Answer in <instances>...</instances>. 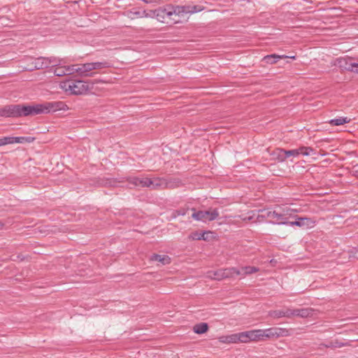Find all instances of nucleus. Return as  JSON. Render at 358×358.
Instances as JSON below:
<instances>
[{
    "label": "nucleus",
    "instance_id": "37",
    "mask_svg": "<svg viewBox=\"0 0 358 358\" xmlns=\"http://www.w3.org/2000/svg\"><path fill=\"white\" fill-rule=\"evenodd\" d=\"M10 141L9 136H5V137L0 138V147L5 145L10 144Z\"/></svg>",
    "mask_w": 358,
    "mask_h": 358
},
{
    "label": "nucleus",
    "instance_id": "10",
    "mask_svg": "<svg viewBox=\"0 0 358 358\" xmlns=\"http://www.w3.org/2000/svg\"><path fill=\"white\" fill-rule=\"evenodd\" d=\"M262 341L260 329L242 331V343Z\"/></svg>",
    "mask_w": 358,
    "mask_h": 358
},
{
    "label": "nucleus",
    "instance_id": "19",
    "mask_svg": "<svg viewBox=\"0 0 358 358\" xmlns=\"http://www.w3.org/2000/svg\"><path fill=\"white\" fill-rule=\"evenodd\" d=\"M279 209L282 210L283 215L285 217L287 221L289 217L294 216L296 213L299 212L297 208H292L290 206H279Z\"/></svg>",
    "mask_w": 358,
    "mask_h": 358
},
{
    "label": "nucleus",
    "instance_id": "15",
    "mask_svg": "<svg viewBox=\"0 0 358 358\" xmlns=\"http://www.w3.org/2000/svg\"><path fill=\"white\" fill-rule=\"evenodd\" d=\"M10 144L13 143H32L35 141V138L32 136H9Z\"/></svg>",
    "mask_w": 358,
    "mask_h": 358
},
{
    "label": "nucleus",
    "instance_id": "5",
    "mask_svg": "<svg viewBox=\"0 0 358 358\" xmlns=\"http://www.w3.org/2000/svg\"><path fill=\"white\" fill-rule=\"evenodd\" d=\"M262 212L264 213L263 215L269 219L273 223L278 224H288V221L286 220L282 210L279 209V206L273 210H264Z\"/></svg>",
    "mask_w": 358,
    "mask_h": 358
},
{
    "label": "nucleus",
    "instance_id": "22",
    "mask_svg": "<svg viewBox=\"0 0 358 358\" xmlns=\"http://www.w3.org/2000/svg\"><path fill=\"white\" fill-rule=\"evenodd\" d=\"M143 15H144L143 10H141V11L136 10L135 9H131V10H127L125 13V15L131 20H134L138 17L143 18Z\"/></svg>",
    "mask_w": 358,
    "mask_h": 358
},
{
    "label": "nucleus",
    "instance_id": "39",
    "mask_svg": "<svg viewBox=\"0 0 358 358\" xmlns=\"http://www.w3.org/2000/svg\"><path fill=\"white\" fill-rule=\"evenodd\" d=\"M126 179H135V180H137V179H161L160 178H150V177H143V178H141L139 176H135V177H133V178H127Z\"/></svg>",
    "mask_w": 358,
    "mask_h": 358
},
{
    "label": "nucleus",
    "instance_id": "8",
    "mask_svg": "<svg viewBox=\"0 0 358 358\" xmlns=\"http://www.w3.org/2000/svg\"><path fill=\"white\" fill-rule=\"evenodd\" d=\"M336 65L342 70L353 71L358 73V62H353L351 58L339 57L336 59Z\"/></svg>",
    "mask_w": 358,
    "mask_h": 358
},
{
    "label": "nucleus",
    "instance_id": "9",
    "mask_svg": "<svg viewBox=\"0 0 358 358\" xmlns=\"http://www.w3.org/2000/svg\"><path fill=\"white\" fill-rule=\"evenodd\" d=\"M166 18L173 20L176 24L180 22V20L172 17L171 4L157 8V20L159 22H164Z\"/></svg>",
    "mask_w": 358,
    "mask_h": 358
},
{
    "label": "nucleus",
    "instance_id": "17",
    "mask_svg": "<svg viewBox=\"0 0 358 358\" xmlns=\"http://www.w3.org/2000/svg\"><path fill=\"white\" fill-rule=\"evenodd\" d=\"M314 222L312 221L309 218L306 217H299L297 220L294 222H288V225L290 226H298V227H303V226H309L313 224Z\"/></svg>",
    "mask_w": 358,
    "mask_h": 358
},
{
    "label": "nucleus",
    "instance_id": "14",
    "mask_svg": "<svg viewBox=\"0 0 358 358\" xmlns=\"http://www.w3.org/2000/svg\"><path fill=\"white\" fill-rule=\"evenodd\" d=\"M171 13L172 17H177V19L180 20V17H184L185 15L187 14L186 5L176 6L171 5Z\"/></svg>",
    "mask_w": 358,
    "mask_h": 358
},
{
    "label": "nucleus",
    "instance_id": "20",
    "mask_svg": "<svg viewBox=\"0 0 358 358\" xmlns=\"http://www.w3.org/2000/svg\"><path fill=\"white\" fill-rule=\"evenodd\" d=\"M92 71L107 69L111 66L110 63L107 61L90 62Z\"/></svg>",
    "mask_w": 358,
    "mask_h": 358
},
{
    "label": "nucleus",
    "instance_id": "4",
    "mask_svg": "<svg viewBox=\"0 0 358 358\" xmlns=\"http://www.w3.org/2000/svg\"><path fill=\"white\" fill-rule=\"evenodd\" d=\"M262 341L266 339L285 337L290 335L289 330L285 328L271 327L265 329H260Z\"/></svg>",
    "mask_w": 358,
    "mask_h": 358
},
{
    "label": "nucleus",
    "instance_id": "2",
    "mask_svg": "<svg viewBox=\"0 0 358 358\" xmlns=\"http://www.w3.org/2000/svg\"><path fill=\"white\" fill-rule=\"evenodd\" d=\"M62 87L66 92H69L72 94H83L89 90L87 83L80 80H68L63 83Z\"/></svg>",
    "mask_w": 358,
    "mask_h": 358
},
{
    "label": "nucleus",
    "instance_id": "26",
    "mask_svg": "<svg viewBox=\"0 0 358 358\" xmlns=\"http://www.w3.org/2000/svg\"><path fill=\"white\" fill-rule=\"evenodd\" d=\"M259 268L255 266H244L242 267L241 270H239L241 271V274L238 275L245 276L246 275L252 274L254 273H256L259 271Z\"/></svg>",
    "mask_w": 358,
    "mask_h": 358
},
{
    "label": "nucleus",
    "instance_id": "41",
    "mask_svg": "<svg viewBox=\"0 0 358 358\" xmlns=\"http://www.w3.org/2000/svg\"><path fill=\"white\" fill-rule=\"evenodd\" d=\"M338 346L341 347V346H343V344L338 345Z\"/></svg>",
    "mask_w": 358,
    "mask_h": 358
},
{
    "label": "nucleus",
    "instance_id": "6",
    "mask_svg": "<svg viewBox=\"0 0 358 358\" xmlns=\"http://www.w3.org/2000/svg\"><path fill=\"white\" fill-rule=\"evenodd\" d=\"M219 216L217 209L213 210H199L192 213V217L194 220L206 222L216 220Z\"/></svg>",
    "mask_w": 358,
    "mask_h": 358
},
{
    "label": "nucleus",
    "instance_id": "30",
    "mask_svg": "<svg viewBox=\"0 0 358 358\" xmlns=\"http://www.w3.org/2000/svg\"><path fill=\"white\" fill-rule=\"evenodd\" d=\"M284 155H285V159H287V158H289L290 157H297L300 155L299 148L294 149V150H284Z\"/></svg>",
    "mask_w": 358,
    "mask_h": 358
},
{
    "label": "nucleus",
    "instance_id": "35",
    "mask_svg": "<svg viewBox=\"0 0 358 358\" xmlns=\"http://www.w3.org/2000/svg\"><path fill=\"white\" fill-rule=\"evenodd\" d=\"M284 310L285 317H292L296 316V309L285 308Z\"/></svg>",
    "mask_w": 358,
    "mask_h": 358
},
{
    "label": "nucleus",
    "instance_id": "3",
    "mask_svg": "<svg viewBox=\"0 0 358 358\" xmlns=\"http://www.w3.org/2000/svg\"><path fill=\"white\" fill-rule=\"evenodd\" d=\"M239 269L231 267L217 271H210L207 273V277L216 280H221L224 278H231L235 275L241 274Z\"/></svg>",
    "mask_w": 358,
    "mask_h": 358
},
{
    "label": "nucleus",
    "instance_id": "29",
    "mask_svg": "<svg viewBox=\"0 0 358 358\" xmlns=\"http://www.w3.org/2000/svg\"><path fill=\"white\" fill-rule=\"evenodd\" d=\"M229 343H242V332L229 335Z\"/></svg>",
    "mask_w": 358,
    "mask_h": 358
},
{
    "label": "nucleus",
    "instance_id": "24",
    "mask_svg": "<svg viewBox=\"0 0 358 358\" xmlns=\"http://www.w3.org/2000/svg\"><path fill=\"white\" fill-rule=\"evenodd\" d=\"M350 120L347 117H339L329 120V123L333 126H339L349 122Z\"/></svg>",
    "mask_w": 358,
    "mask_h": 358
},
{
    "label": "nucleus",
    "instance_id": "7",
    "mask_svg": "<svg viewBox=\"0 0 358 358\" xmlns=\"http://www.w3.org/2000/svg\"><path fill=\"white\" fill-rule=\"evenodd\" d=\"M134 184L136 186L146 187L150 189H157L162 187H171V180H134Z\"/></svg>",
    "mask_w": 358,
    "mask_h": 358
},
{
    "label": "nucleus",
    "instance_id": "32",
    "mask_svg": "<svg viewBox=\"0 0 358 358\" xmlns=\"http://www.w3.org/2000/svg\"><path fill=\"white\" fill-rule=\"evenodd\" d=\"M64 69L66 75L72 74L73 73H78V64L64 66Z\"/></svg>",
    "mask_w": 358,
    "mask_h": 358
},
{
    "label": "nucleus",
    "instance_id": "34",
    "mask_svg": "<svg viewBox=\"0 0 358 358\" xmlns=\"http://www.w3.org/2000/svg\"><path fill=\"white\" fill-rule=\"evenodd\" d=\"M54 74L56 76H58V77H61V76H63L64 75H66V71H65V69H64V66H57L55 69H54Z\"/></svg>",
    "mask_w": 358,
    "mask_h": 358
},
{
    "label": "nucleus",
    "instance_id": "21",
    "mask_svg": "<svg viewBox=\"0 0 358 358\" xmlns=\"http://www.w3.org/2000/svg\"><path fill=\"white\" fill-rule=\"evenodd\" d=\"M150 259L159 262L162 265L169 264L171 262V259L167 255H153Z\"/></svg>",
    "mask_w": 358,
    "mask_h": 358
},
{
    "label": "nucleus",
    "instance_id": "38",
    "mask_svg": "<svg viewBox=\"0 0 358 358\" xmlns=\"http://www.w3.org/2000/svg\"><path fill=\"white\" fill-rule=\"evenodd\" d=\"M220 341L221 343H229V336H221L219 338Z\"/></svg>",
    "mask_w": 358,
    "mask_h": 358
},
{
    "label": "nucleus",
    "instance_id": "27",
    "mask_svg": "<svg viewBox=\"0 0 358 358\" xmlns=\"http://www.w3.org/2000/svg\"><path fill=\"white\" fill-rule=\"evenodd\" d=\"M187 14H193L203 10V6L200 5H186Z\"/></svg>",
    "mask_w": 358,
    "mask_h": 358
},
{
    "label": "nucleus",
    "instance_id": "25",
    "mask_svg": "<svg viewBox=\"0 0 358 358\" xmlns=\"http://www.w3.org/2000/svg\"><path fill=\"white\" fill-rule=\"evenodd\" d=\"M313 310L310 308H297L296 309V316L301 317H308L312 315Z\"/></svg>",
    "mask_w": 358,
    "mask_h": 358
},
{
    "label": "nucleus",
    "instance_id": "33",
    "mask_svg": "<svg viewBox=\"0 0 358 358\" xmlns=\"http://www.w3.org/2000/svg\"><path fill=\"white\" fill-rule=\"evenodd\" d=\"M143 12H144L143 17L156 18L157 19V9L150 10L149 11H146L145 10H143Z\"/></svg>",
    "mask_w": 358,
    "mask_h": 358
},
{
    "label": "nucleus",
    "instance_id": "28",
    "mask_svg": "<svg viewBox=\"0 0 358 358\" xmlns=\"http://www.w3.org/2000/svg\"><path fill=\"white\" fill-rule=\"evenodd\" d=\"M299 154L303 156H310L312 154H315L314 149L310 147L301 146L299 148Z\"/></svg>",
    "mask_w": 358,
    "mask_h": 358
},
{
    "label": "nucleus",
    "instance_id": "16",
    "mask_svg": "<svg viewBox=\"0 0 358 358\" xmlns=\"http://www.w3.org/2000/svg\"><path fill=\"white\" fill-rule=\"evenodd\" d=\"M212 234L210 231H196L191 233L188 238L191 240H204L206 241L208 238V235Z\"/></svg>",
    "mask_w": 358,
    "mask_h": 358
},
{
    "label": "nucleus",
    "instance_id": "40",
    "mask_svg": "<svg viewBox=\"0 0 358 358\" xmlns=\"http://www.w3.org/2000/svg\"><path fill=\"white\" fill-rule=\"evenodd\" d=\"M7 111L6 107L0 109V116L2 117H7Z\"/></svg>",
    "mask_w": 358,
    "mask_h": 358
},
{
    "label": "nucleus",
    "instance_id": "1",
    "mask_svg": "<svg viewBox=\"0 0 358 358\" xmlns=\"http://www.w3.org/2000/svg\"><path fill=\"white\" fill-rule=\"evenodd\" d=\"M7 117H18L22 116L48 114L58 110L69 109L63 101H50L34 105H10L6 106Z\"/></svg>",
    "mask_w": 358,
    "mask_h": 358
},
{
    "label": "nucleus",
    "instance_id": "11",
    "mask_svg": "<svg viewBox=\"0 0 358 358\" xmlns=\"http://www.w3.org/2000/svg\"><path fill=\"white\" fill-rule=\"evenodd\" d=\"M96 73L92 71L90 63L78 64V74L81 77H93Z\"/></svg>",
    "mask_w": 358,
    "mask_h": 358
},
{
    "label": "nucleus",
    "instance_id": "12",
    "mask_svg": "<svg viewBox=\"0 0 358 358\" xmlns=\"http://www.w3.org/2000/svg\"><path fill=\"white\" fill-rule=\"evenodd\" d=\"M34 66L29 69V71H33L34 69H42L49 67V62H48V59L45 57H39L36 58L33 62L31 63Z\"/></svg>",
    "mask_w": 358,
    "mask_h": 358
},
{
    "label": "nucleus",
    "instance_id": "18",
    "mask_svg": "<svg viewBox=\"0 0 358 358\" xmlns=\"http://www.w3.org/2000/svg\"><path fill=\"white\" fill-rule=\"evenodd\" d=\"M287 56L285 55H279L276 54L273 55H268L263 57L262 61L266 64H275L278 62L280 59L282 58H287Z\"/></svg>",
    "mask_w": 358,
    "mask_h": 358
},
{
    "label": "nucleus",
    "instance_id": "42",
    "mask_svg": "<svg viewBox=\"0 0 358 358\" xmlns=\"http://www.w3.org/2000/svg\"><path fill=\"white\" fill-rule=\"evenodd\" d=\"M356 173H357V176H358V169L356 171Z\"/></svg>",
    "mask_w": 358,
    "mask_h": 358
},
{
    "label": "nucleus",
    "instance_id": "36",
    "mask_svg": "<svg viewBox=\"0 0 358 358\" xmlns=\"http://www.w3.org/2000/svg\"><path fill=\"white\" fill-rule=\"evenodd\" d=\"M48 59V62H49V66H57L59 65L60 60L55 57H46Z\"/></svg>",
    "mask_w": 358,
    "mask_h": 358
},
{
    "label": "nucleus",
    "instance_id": "43",
    "mask_svg": "<svg viewBox=\"0 0 358 358\" xmlns=\"http://www.w3.org/2000/svg\"><path fill=\"white\" fill-rule=\"evenodd\" d=\"M357 258H358V256H357Z\"/></svg>",
    "mask_w": 358,
    "mask_h": 358
},
{
    "label": "nucleus",
    "instance_id": "13",
    "mask_svg": "<svg viewBox=\"0 0 358 358\" xmlns=\"http://www.w3.org/2000/svg\"><path fill=\"white\" fill-rule=\"evenodd\" d=\"M267 151L269 153V155L271 157V159L278 161V162H283L284 161H285L284 149L275 148L273 150H270L268 149Z\"/></svg>",
    "mask_w": 358,
    "mask_h": 358
},
{
    "label": "nucleus",
    "instance_id": "23",
    "mask_svg": "<svg viewBox=\"0 0 358 358\" xmlns=\"http://www.w3.org/2000/svg\"><path fill=\"white\" fill-rule=\"evenodd\" d=\"M208 329V325L206 322L196 324L193 327V331L197 334H201L206 332Z\"/></svg>",
    "mask_w": 358,
    "mask_h": 358
},
{
    "label": "nucleus",
    "instance_id": "31",
    "mask_svg": "<svg viewBox=\"0 0 358 358\" xmlns=\"http://www.w3.org/2000/svg\"><path fill=\"white\" fill-rule=\"evenodd\" d=\"M268 315L271 317L278 319L281 317H285V313L284 310H271L268 312Z\"/></svg>",
    "mask_w": 358,
    "mask_h": 358
}]
</instances>
